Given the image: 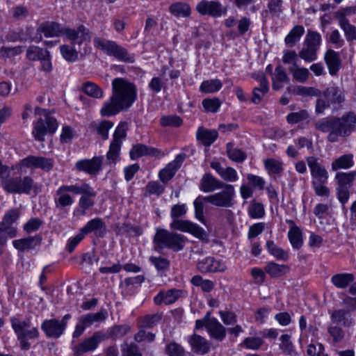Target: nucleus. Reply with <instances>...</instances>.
I'll use <instances>...</instances> for the list:
<instances>
[{
  "mask_svg": "<svg viewBox=\"0 0 356 356\" xmlns=\"http://www.w3.org/2000/svg\"><path fill=\"white\" fill-rule=\"evenodd\" d=\"M137 98L136 86L123 78L112 81V95L104 103L100 113L102 116H112L131 106Z\"/></svg>",
  "mask_w": 356,
  "mask_h": 356,
  "instance_id": "nucleus-1",
  "label": "nucleus"
},
{
  "mask_svg": "<svg viewBox=\"0 0 356 356\" xmlns=\"http://www.w3.org/2000/svg\"><path fill=\"white\" fill-rule=\"evenodd\" d=\"M186 206L185 204H177L172 207L170 216L173 221L170 223V228L183 232H188L195 237L204 240L207 238V232L198 225L187 220H178L179 217L186 213Z\"/></svg>",
  "mask_w": 356,
  "mask_h": 356,
  "instance_id": "nucleus-2",
  "label": "nucleus"
},
{
  "mask_svg": "<svg viewBox=\"0 0 356 356\" xmlns=\"http://www.w3.org/2000/svg\"><path fill=\"white\" fill-rule=\"evenodd\" d=\"M306 161L310 170L312 184L315 194L321 197H328L330 191L326 186V183L329 174L325 167L315 156L306 157Z\"/></svg>",
  "mask_w": 356,
  "mask_h": 356,
  "instance_id": "nucleus-3",
  "label": "nucleus"
},
{
  "mask_svg": "<svg viewBox=\"0 0 356 356\" xmlns=\"http://www.w3.org/2000/svg\"><path fill=\"white\" fill-rule=\"evenodd\" d=\"M186 238L179 234L169 232L165 229L157 228L153 238L154 250L161 252L164 248H168L174 252L184 249Z\"/></svg>",
  "mask_w": 356,
  "mask_h": 356,
  "instance_id": "nucleus-4",
  "label": "nucleus"
},
{
  "mask_svg": "<svg viewBox=\"0 0 356 356\" xmlns=\"http://www.w3.org/2000/svg\"><path fill=\"white\" fill-rule=\"evenodd\" d=\"M35 112L40 117L33 122L32 134L36 140L43 142L46 134H54L56 131L58 123L46 110L35 107Z\"/></svg>",
  "mask_w": 356,
  "mask_h": 356,
  "instance_id": "nucleus-5",
  "label": "nucleus"
},
{
  "mask_svg": "<svg viewBox=\"0 0 356 356\" xmlns=\"http://www.w3.org/2000/svg\"><path fill=\"white\" fill-rule=\"evenodd\" d=\"M93 43L96 48L99 49L108 56H113L120 61L128 63H133L135 61L134 54L129 53L125 48L114 41L95 37Z\"/></svg>",
  "mask_w": 356,
  "mask_h": 356,
  "instance_id": "nucleus-6",
  "label": "nucleus"
},
{
  "mask_svg": "<svg viewBox=\"0 0 356 356\" xmlns=\"http://www.w3.org/2000/svg\"><path fill=\"white\" fill-rule=\"evenodd\" d=\"M10 322L12 327L16 333L17 339L19 341L20 348L22 350H29L31 348V343L28 341V339H38L40 335L38 329L35 327L28 329L31 325V321L29 319L20 321L15 317H12Z\"/></svg>",
  "mask_w": 356,
  "mask_h": 356,
  "instance_id": "nucleus-7",
  "label": "nucleus"
},
{
  "mask_svg": "<svg viewBox=\"0 0 356 356\" xmlns=\"http://www.w3.org/2000/svg\"><path fill=\"white\" fill-rule=\"evenodd\" d=\"M356 129V114L350 111L340 118H334V131L328 134L327 140L331 143L339 140L340 137L346 138Z\"/></svg>",
  "mask_w": 356,
  "mask_h": 356,
  "instance_id": "nucleus-8",
  "label": "nucleus"
},
{
  "mask_svg": "<svg viewBox=\"0 0 356 356\" xmlns=\"http://www.w3.org/2000/svg\"><path fill=\"white\" fill-rule=\"evenodd\" d=\"M3 189L9 193L30 194L33 188V179L29 176L12 177L1 181Z\"/></svg>",
  "mask_w": 356,
  "mask_h": 356,
  "instance_id": "nucleus-9",
  "label": "nucleus"
},
{
  "mask_svg": "<svg viewBox=\"0 0 356 356\" xmlns=\"http://www.w3.org/2000/svg\"><path fill=\"white\" fill-rule=\"evenodd\" d=\"M107 316L108 312L105 309H101L96 313H88L80 316L72 333V337L74 339L79 338L87 327L104 321Z\"/></svg>",
  "mask_w": 356,
  "mask_h": 356,
  "instance_id": "nucleus-10",
  "label": "nucleus"
},
{
  "mask_svg": "<svg viewBox=\"0 0 356 356\" xmlns=\"http://www.w3.org/2000/svg\"><path fill=\"white\" fill-rule=\"evenodd\" d=\"M78 184H63L59 186L54 195V202L56 209L64 210L70 207L74 202V197L70 193L76 195Z\"/></svg>",
  "mask_w": 356,
  "mask_h": 356,
  "instance_id": "nucleus-11",
  "label": "nucleus"
},
{
  "mask_svg": "<svg viewBox=\"0 0 356 356\" xmlns=\"http://www.w3.org/2000/svg\"><path fill=\"white\" fill-rule=\"evenodd\" d=\"M220 189V192L204 197V200L218 207H232L235 195L234 186L225 183Z\"/></svg>",
  "mask_w": 356,
  "mask_h": 356,
  "instance_id": "nucleus-12",
  "label": "nucleus"
},
{
  "mask_svg": "<svg viewBox=\"0 0 356 356\" xmlns=\"http://www.w3.org/2000/svg\"><path fill=\"white\" fill-rule=\"evenodd\" d=\"M70 314H65L60 321L57 318L44 320L41 324V329L46 337L52 339H58L64 333L68 323L71 318Z\"/></svg>",
  "mask_w": 356,
  "mask_h": 356,
  "instance_id": "nucleus-13",
  "label": "nucleus"
},
{
  "mask_svg": "<svg viewBox=\"0 0 356 356\" xmlns=\"http://www.w3.org/2000/svg\"><path fill=\"white\" fill-rule=\"evenodd\" d=\"M127 136V124L121 122L117 127L109 146L106 158L109 163H115L119 159L123 140Z\"/></svg>",
  "mask_w": 356,
  "mask_h": 356,
  "instance_id": "nucleus-14",
  "label": "nucleus"
},
{
  "mask_svg": "<svg viewBox=\"0 0 356 356\" xmlns=\"http://www.w3.org/2000/svg\"><path fill=\"white\" fill-rule=\"evenodd\" d=\"M76 195H81L79 199L78 204L82 210V214H85L87 210L95 205L93 198L97 195L96 192L88 183L82 182L78 184Z\"/></svg>",
  "mask_w": 356,
  "mask_h": 356,
  "instance_id": "nucleus-15",
  "label": "nucleus"
},
{
  "mask_svg": "<svg viewBox=\"0 0 356 356\" xmlns=\"http://www.w3.org/2000/svg\"><path fill=\"white\" fill-rule=\"evenodd\" d=\"M63 35H65L72 44L81 45L82 44L89 43L91 40L89 29L83 25H80L76 29H71L65 26Z\"/></svg>",
  "mask_w": 356,
  "mask_h": 356,
  "instance_id": "nucleus-16",
  "label": "nucleus"
},
{
  "mask_svg": "<svg viewBox=\"0 0 356 356\" xmlns=\"http://www.w3.org/2000/svg\"><path fill=\"white\" fill-rule=\"evenodd\" d=\"M65 26H63L62 25L54 22H46L42 23L40 26L37 29V32L40 35L38 37L33 38L32 40L39 42L42 40V37L41 33H43L44 35L47 38H52L57 37L61 35H64V29Z\"/></svg>",
  "mask_w": 356,
  "mask_h": 356,
  "instance_id": "nucleus-17",
  "label": "nucleus"
},
{
  "mask_svg": "<svg viewBox=\"0 0 356 356\" xmlns=\"http://www.w3.org/2000/svg\"><path fill=\"white\" fill-rule=\"evenodd\" d=\"M196 9L202 15H209L213 17H219L227 11L220 2L207 0H202L197 5Z\"/></svg>",
  "mask_w": 356,
  "mask_h": 356,
  "instance_id": "nucleus-18",
  "label": "nucleus"
},
{
  "mask_svg": "<svg viewBox=\"0 0 356 356\" xmlns=\"http://www.w3.org/2000/svg\"><path fill=\"white\" fill-rule=\"evenodd\" d=\"M103 161V156H95L91 159H82L75 163V168L79 172H85L90 175H96L102 170Z\"/></svg>",
  "mask_w": 356,
  "mask_h": 356,
  "instance_id": "nucleus-19",
  "label": "nucleus"
},
{
  "mask_svg": "<svg viewBox=\"0 0 356 356\" xmlns=\"http://www.w3.org/2000/svg\"><path fill=\"white\" fill-rule=\"evenodd\" d=\"M107 339H108V336L106 333L97 331L94 332L91 337L85 339L81 343L75 346V347L83 355L85 353L95 350L102 341Z\"/></svg>",
  "mask_w": 356,
  "mask_h": 356,
  "instance_id": "nucleus-20",
  "label": "nucleus"
},
{
  "mask_svg": "<svg viewBox=\"0 0 356 356\" xmlns=\"http://www.w3.org/2000/svg\"><path fill=\"white\" fill-rule=\"evenodd\" d=\"M197 268L202 273L224 272L227 266L224 262L212 257H207L197 263Z\"/></svg>",
  "mask_w": 356,
  "mask_h": 356,
  "instance_id": "nucleus-21",
  "label": "nucleus"
},
{
  "mask_svg": "<svg viewBox=\"0 0 356 356\" xmlns=\"http://www.w3.org/2000/svg\"><path fill=\"white\" fill-rule=\"evenodd\" d=\"M184 155H177L172 162L168 163L165 168L162 169L159 172V176L160 180L163 183H166L170 181L181 167V164L184 161Z\"/></svg>",
  "mask_w": 356,
  "mask_h": 356,
  "instance_id": "nucleus-22",
  "label": "nucleus"
},
{
  "mask_svg": "<svg viewBox=\"0 0 356 356\" xmlns=\"http://www.w3.org/2000/svg\"><path fill=\"white\" fill-rule=\"evenodd\" d=\"M129 154L132 160H136L145 156H150L154 157L163 156V154L159 149L154 147H148L140 143L133 145Z\"/></svg>",
  "mask_w": 356,
  "mask_h": 356,
  "instance_id": "nucleus-23",
  "label": "nucleus"
},
{
  "mask_svg": "<svg viewBox=\"0 0 356 356\" xmlns=\"http://www.w3.org/2000/svg\"><path fill=\"white\" fill-rule=\"evenodd\" d=\"M81 231L84 236L93 232L96 236L103 237L106 232V226L102 218H95L89 220Z\"/></svg>",
  "mask_w": 356,
  "mask_h": 356,
  "instance_id": "nucleus-24",
  "label": "nucleus"
},
{
  "mask_svg": "<svg viewBox=\"0 0 356 356\" xmlns=\"http://www.w3.org/2000/svg\"><path fill=\"white\" fill-rule=\"evenodd\" d=\"M42 238L40 234L34 236H29L13 241V245L19 251L23 252L29 250H33L39 247L42 243Z\"/></svg>",
  "mask_w": 356,
  "mask_h": 356,
  "instance_id": "nucleus-25",
  "label": "nucleus"
},
{
  "mask_svg": "<svg viewBox=\"0 0 356 356\" xmlns=\"http://www.w3.org/2000/svg\"><path fill=\"white\" fill-rule=\"evenodd\" d=\"M336 18L338 19L339 25L343 31L346 38L348 41L356 40V26L350 24L346 18L345 11H338L336 13Z\"/></svg>",
  "mask_w": 356,
  "mask_h": 356,
  "instance_id": "nucleus-26",
  "label": "nucleus"
},
{
  "mask_svg": "<svg viewBox=\"0 0 356 356\" xmlns=\"http://www.w3.org/2000/svg\"><path fill=\"white\" fill-rule=\"evenodd\" d=\"M182 293V291L176 289H172L168 291H161L154 298V302L156 305H160L163 303L166 305H171L177 300V299L181 296Z\"/></svg>",
  "mask_w": 356,
  "mask_h": 356,
  "instance_id": "nucleus-27",
  "label": "nucleus"
},
{
  "mask_svg": "<svg viewBox=\"0 0 356 356\" xmlns=\"http://www.w3.org/2000/svg\"><path fill=\"white\" fill-rule=\"evenodd\" d=\"M225 184L211 173H206L200 180V189L204 193H211L220 189Z\"/></svg>",
  "mask_w": 356,
  "mask_h": 356,
  "instance_id": "nucleus-28",
  "label": "nucleus"
},
{
  "mask_svg": "<svg viewBox=\"0 0 356 356\" xmlns=\"http://www.w3.org/2000/svg\"><path fill=\"white\" fill-rule=\"evenodd\" d=\"M22 166L26 168H40L43 170H49L53 164L51 160L42 156H29L21 161Z\"/></svg>",
  "mask_w": 356,
  "mask_h": 356,
  "instance_id": "nucleus-29",
  "label": "nucleus"
},
{
  "mask_svg": "<svg viewBox=\"0 0 356 356\" xmlns=\"http://www.w3.org/2000/svg\"><path fill=\"white\" fill-rule=\"evenodd\" d=\"M205 327L210 336L218 341H222L226 337V328L215 318L208 319Z\"/></svg>",
  "mask_w": 356,
  "mask_h": 356,
  "instance_id": "nucleus-30",
  "label": "nucleus"
},
{
  "mask_svg": "<svg viewBox=\"0 0 356 356\" xmlns=\"http://www.w3.org/2000/svg\"><path fill=\"white\" fill-rule=\"evenodd\" d=\"M188 343L192 350L197 354L204 355L210 350V343L200 335L195 334L191 336L188 339Z\"/></svg>",
  "mask_w": 356,
  "mask_h": 356,
  "instance_id": "nucleus-31",
  "label": "nucleus"
},
{
  "mask_svg": "<svg viewBox=\"0 0 356 356\" xmlns=\"http://www.w3.org/2000/svg\"><path fill=\"white\" fill-rule=\"evenodd\" d=\"M325 61L329 73L332 76L336 75L341 64L339 53L332 49H328L325 54Z\"/></svg>",
  "mask_w": 356,
  "mask_h": 356,
  "instance_id": "nucleus-32",
  "label": "nucleus"
},
{
  "mask_svg": "<svg viewBox=\"0 0 356 356\" xmlns=\"http://www.w3.org/2000/svg\"><path fill=\"white\" fill-rule=\"evenodd\" d=\"M323 96L331 104H340L344 101L343 90L336 86L327 87L323 91Z\"/></svg>",
  "mask_w": 356,
  "mask_h": 356,
  "instance_id": "nucleus-33",
  "label": "nucleus"
},
{
  "mask_svg": "<svg viewBox=\"0 0 356 356\" xmlns=\"http://www.w3.org/2000/svg\"><path fill=\"white\" fill-rule=\"evenodd\" d=\"M218 137V131L215 129H207L202 127L198 128L196 133L197 140L205 146H210Z\"/></svg>",
  "mask_w": 356,
  "mask_h": 356,
  "instance_id": "nucleus-34",
  "label": "nucleus"
},
{
  "mask_svg": "<svg viewBox=\"0 0 356 356\" xmlns=\"http://www.w3.org/2000/svg\"><path fill=\"white\" fill-rule=\"evenodd\" d=\"M257 79L259 80L260 86L259 87L254 88L253 90L252 102L254 104H259L269 89L268 81L263 73L260 74Z\"/></svg>",
  "mask_w": 356,
  "mask_h": 356,
  "instance_id": "nucleus-35",
  "label": "nucleus"
},
{
  "mask_svg": "<svg viewBox=\"0 0 356 356\" xmlns=\"http://www.w3.org/2000/svg\"><path fill=\"white\" fill-rule=\"evenodd\" d=\"M272 80L273 88L277 90L281 89L284 83H287L289 81V78L284 67L281 65H278L275 67V72L273 74Z\"/></svg>",
  "mask_w": 356,
  "mask_h": 356,
  "instance_id": "nucleus-36",
  "label": "nucleus"
},
{
  "mask_svg": "<svg viewBox=\"0 0 356 356\" xmlns=\"http://www.w3.org/2000/svg\"><path fill=\"white\" fill-rule=\"evenodd\" d=\"M331 319L334 323L343 326H350L353 323L350 311L343 309L334 310L331 314Z\"/></svg>",
  "mask_w": 356,
  "mask_h": 356,
  "instance_id": "nucleus-37",
  "label": "nucleus"
},
{
  "mask_svg": "<svg viewBox=\"0 0 356 356\" xmlns=\"http://www.w3.org/2000/svg\"><path fill=\"white\" fill-rule=\"evenodd\" d=\"M354 280L355 277L352 273H338L332 277L331 282L338 289H346Z\"/></svg>",
  "mask_w": 356,
  "mask_h": 356,
  "instance_id": "nucleus-38",
  "label": "nucleus"
},
{
  "mask_svg": "<svg viewBox=\"0 0 356 356\" xmlns=\"http://www.w3.org/2000/svg\"><path fill=\"white\" fill-rule=\"evenodd\" d=\"M266 272L273 277H281L289 271V267L285 264L269 262L265 267Z\"/></svg>",
  "mask_w": 356,
  "mask_h": 356,
  "instance_id": "nucleus-39",
  "label": "nucleus"
},
{
  "mask_svg": "<svg viewBox=\"0 0 356 356\" xmlns=\"http://www.w3.org/2000/svg\"><path fill=\"white\" fill-rule=\"evenodd\" d=\"M169 12L177 17H187L191 15V10L188 4L177 2L170 6Z\"/></svg>",
  "mask_w": 356,
  "mask_h": 356,
  "instance_id": "nucleus-40",
  "label": "nucleus"
},
{
  "mask_svg": "<svg viewBox=\"0 0 356 356\" xmlns=\"http://www.w3.org/2000/svg\"><path fill=\"white\" fill-rule=\"evenodd\" d=\"M288 237L293 248L299 249L302 247L303 244L302 234L298 226L293 225L291 227L288 232Z\"/></svg>",
  "mask_w": 356,
  "mask_h": 356,
  "instance_id": "nucleus-41",
  "label": "nucleus"
},
{
  "mask_svg": "<svg viewBox=\"0 0 356 356\" xmlns=\"http://www.w3.org/2000/svg\"><path fill=\"white\" fill-rule=\"evenodd\" d=\"M305 33V29L301 25L295 26L286 36L284 42L289 47H293Z\"/></svg>",
  "mask_w": 356,
  "mask_h": 356,
  "instance_id": "nucleus-42",
  "label": "nucleus"
},
{
  "mask_svg": "<svg viewBox=\"0 0 356 356\" xmlns=\"http://www.w3.org/2000/svg\"><path fill=\"white\" fill-rule=\"evenodd\" d=\"M81 90L85 94L93 98L101 99L104 97L103 90L91 81L83 83L81 86Z\"/></svg>",
  "mask_w": 356,
  "mask_h": 356,
  "instance_id": "nucleus-43",
  "label": "nucleus"
},
{
  "mask_svg": "<svg viewBox=\"0 0 356 356\" xmlns=\"http://www.w3.org/2000/svg\"><path fill=\"white\" fill-rule=\"evenodd\" d=\"M354 165L353 155L344 154L335 159L332 163V169L337 171L339 169H348Z\"/></svg>",
  "mask_w": 356,
  "mask_h": 356,
  "instance_id": "nucleus-44",
  "label": "nucleus"
},
{
  "mask_svg": "<svg viewBox=\"0 0 356 356\" xmlns=\"http://www.w3.org/2000/svg\"><path fill=\"white\" fill-rule=\"evenodd\" d=\"M356 177V172H337L335 178L337 181L338 187L351 188Z\"/></svg>",
  "mask_w": 356,
  "mask_h": 356,
  "instance_id": "nucleus-45",
  "label": "nucleus"
},
{
  "mask_svg": "<svg viewBox=\"0 0 356 356\" xmlns=\"http://www.w3.org/2000/svg\"><path fill=\"white\" fill-rule=\"evenodd\" d=\"M264 168L268 172V174L271 175H280L284 170V164L280 161L273 158L267 159L264 161Z\"/></svg>",
  "mask_w": 356,
  "mask_h": 356,
  "instance_id": "nucleus-46",
  "label": "nucleus"
},
{
  "mask_svg": "<svg viewBox=\"0 0 356 356\" xmlns=\"http://www.w3.org/2000/svg\"><path fill=\"white\" fill-rule=\"evenodd\" d=\"M289 72L292 74L293 78L299 83L306 82L310 75L308 69L305 67H300L298 65L290 66L289 67Z\"/></svg>",
  "mask_w": 356,
  "mask_h": 356,
  "instance_id": "nucleus-47",
  "label": "nucleus"
},
{
  "mask_svg": "<svg viewBox=\"0 0 356 356\" xmlns=\"http://www.w3.org/2000/svg\"><path fill=\"white\" fill-rule=\"evenodd\" d=\"M266 247L268 251L270 254L275 257L277 259L282 261H286L289 259V254L284 251L282 248L277 246L274 241H268L266 242Z\"/></svg>",
  "mask_w": 356,
  "mask_h": 356,
  "instance_id": "nucleus-48",
  "label": "nucleus"
},
{
  "mask_svg": "<svg viewBox=\"0 0 356 356\" xmlns=\"http://www.w3.org/2000/svg\"><path fill=\"white\" fill-rule=\"evenodd\" d=\"M222 86V82L219 79L207 80L201 83L200 90L204 93H213L220 90Z\"/></svg>",
  "mask_w": 356,
  "mask_h": 356,
  "instance_id": "nucleus-49",
  "label": "nucleus"
},
{
  "mask_svg": "<svg viewBox=\"0 0 356 356\" xmlns=\"http://www.w3.org/2000/svg\"><path fill=\"white\" fill-rule=\"evenodd\" d=\"M48 54L49 51L47 49L36 46H30L26 50V57L32 61L40 60Z\"/></svg>",
  "mask_w": 356,
  "mask_h": 356,
  "instance_id": "nucleus-50",
  "label": "nucleus"
},
{
  "mask_svg": "<svg viewBox=\"0 0 356 356\" xmlns=\"http://www.w3.org/2000/svg\"><path fill=\"white\" fill-rule=\"evenodd\" d=\"M280 348L286 355H293L296 353L294 346L291 340L289 334H282L280 338Z\"/></svg>",
  "mask_w": 356,
  "mask_h": 356,
  "instance_id": "nucleus-51",
  "label": "nucleus"
},
{
  "mask_svg": "<svg viewBox=\"0 0 356 356\" xmlns=\"http://www.w3.org/2000/svg\"><path fill=\"white\" fill-rule=\"evenodd\" d=\"M321 43V35L316 32L309 30L305 39V46H309L316 50L319 49V47Z\"/></svg>",
  "mask_w": 356,
  "mask_h": 356,
  "instance_id": "nucleus-52",
  "label": "nucleus"
},
{
  "mask_svg": "<svg viewBox=\"0 0 356 356\" xmlns=\"http://www.w3.org/2000/svg\"><path fill=\"white\" fill-rule=\"evenodd\" d=\"M162 319V314L156 313L148 314L141 319V327L143 328H152L156 326Z\"/></svg>",
  "mask_w": 356,
  "mask_h": 356,
  "instance_id": "nucleus-53",
  "label": "nucleus"
},
{
  "mask_svg": "<svg viewBox=\"0 0 356 356\" xmlns=\"http://www.w3.org/2000/svg\"><path fill=\"white\" fill-rule=\"evenodd\" d=\"M227 153L228 157L236 162H243L246 159V154L239 149L233 148L232 143L227 144Z\"/></svg>",
  "mask_w": 356,
  "mask_h": 356,
  "instance_id": "nucleus-54",
  "label": "nucleus"
},
{
  "mask_svg": "<svg viewBox=\"0 0 356 356\" xmlns=\"http://www.w3.org/2000/svg\"><path fill=\"white\" fill-rule=\"evenodd\" d=\"M23 51V47L17 46L14 47L3 46L0 48V58L3 59L12 58L19 55Z\"/></svg>",
  "mask_w": 356,
  "mask_h": 356,
  "instance_id": "nucleus-55",
  "label": "nucleus"
},
{
  "mask_svg": "<svg viewBox=\"0 0 356 356\" xmlns=\"http://www.w3.org/2000/svg\"><path fill=\"white\" fill-rule=\"evenodd\" d=\"M60 51L63 57L69 62H75L78 59V51L69 45H61Z\"/></svg>",
  "mask_w": 356,
  "mask_h": 356,
  "instance_id": "nucleus-56",
  "label": "nucleus"
},
{
  "mask_svg": "<svg viewBox=\"0 0 356 356\" xmlns=\"http://www.w3.org/2000/svg\"><path fill=\"white\" fill-rule=\"evenodd\" d=\"M315 128L322 132L331 134L334 131V118L323 119L316 122Z\"/></svg>",
  "mask_w": 356,
  "mask_h": 356,
  "instance_id": "nucleus-57",
  "label": "nucleus"
},
{
  "mask_svg": "<svg viewBox=\"0 0 356 356\" xmlns=\"http://www.w3.org/2000/svg\"><path fill=\"white\" fill-rule=\"evenodd\" d=\"M317 51L316 49L309 47L305 46L298 53L300 58L303 59L305 61L311 63L314 61L317 58Z\"/></svg>",
  "mask_w": 356,
  "mask_h": 356,
  "instance_id": "nucleus-58",
  "label": "nucleus"
},
{
  "mask_svg": "<svg viewBox=\"0 0 356 356\" xmlns=\"http://www.w3.org/2000/svg\"><path fill=\"white\" fill-rule=\"evenodd\" d=\"M202 104L205 111L210 113H216L221 105L220 99L216 97L204 99Z\"/></svg>",
  "mask_w": 356,
  "mask_h": 356,
  "instance_id": "nucleus-59",
  "label": "nucleus"
},
{
  "mask_svg": "<svg viewBox=\"0 0 356 356\" xmlns=\"http://www.w3.org/2000/svg\"><path fill=\"white\" fill-rule=\"evenodd\" d=\"M113 125L114 124L110 120H103L97 126V132L102 140H105L108 138V131Z\"/></svg>",
  "mask_w": 356,
  "mask_h": 356,
  "instance_id": "nucleus-60",
  "label": "nucleus"
},
{
  "mask_svg": "<svg viewBox=\"0 0 356 356\" xmlns=\"http://www.w3.org/2000/svg\"><path fill=\"white\" fill-rule=\"evenodd\" d=\"M160 123L163 127H179L182 124L183 121L180 117L172 115L163 116L160 120Z\"/></svg>",
  "mask_w": 356,
  "mask_h": 356,
  "instance_id": "nucleus-61",
  "label": "nucleus"
},
{
  "mask_svg": "<svg viewBox=\"0 0 356 356\" xmlns=\"http://www.w3.org/2000/svg\"><path fill=\"white\" fill-rule=\"evenodd\" d=\"M165 353L168 356H184L185 350L180 344L172 341L165 346Z\"/></svg>",
  "mask_w": 356,
  "mask_h": 356,
  "instance_id": "nucleus-62",
  "label": "nucleus"
},
{
  "mask_svg": "<svg viewBox=\"0 0 356 356\" xmlns=\"http://www.w3.org/2000/svg\"><path fill=\"white\" fill-rule=\"evenodd\" d=\"M248 213L252 218H261L265 214L264 205L261 203L253 202L248 209Z\"/></svg>",
  "mask_w": 356,
  "mask_h": 356,
  "instance_id": "nucleus-63",
  "label": "nucleus"
},
{
  "mask_svg": "<svg viewBox=\"0 0 356 356\" xmlns=\"http://www.w3.org/2000/svg\"><path fill=\"white\" fill-rule=\"evenodd\" d=\"M307 353L309 356H328V355L325 353L324 346L321 343L309 344Z\"/></svg>",
  "mask_w": 356,
  "mask_h": 356,
  "instance_id": "nucleus-64",
  "label": "nucleus"
}]
</instances>
